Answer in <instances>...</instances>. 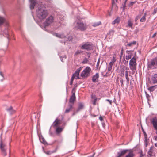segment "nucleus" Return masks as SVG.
I'll list each match as a JSON object with an SVG mask.
<instances>
[{
  "label": "nucleus",
  "instance_id": "obj_16",
  "mask_svg": "<svg viewBox=\"0 0 157 157\" xmlns=\"http://www.w3.org/2000/svg\"><path fill=\"white\" fill-rule=\"evenodd\" d=\"M68 107L67 108L64 112V113H67L71 111L73 108V105L72 104H68Z\"/></svg>",
  "mask_w": 157,
  "mask_h": 157
},
{
  "label": "nucleus",
  "instance_id": "obj_14",
  "mask_svg": "<svg viewBox=\"0 0 157 157\" xmlns=\"http://www.w3.org/2000/svg\"><path fill=\"white\" fill-rule=\"evenodd\" d=\"M83 105L82 103H80L78 104V107L76 111H74L72 114V116L74 115L76 113L78 112L80 110L83 109Z\"/></svg>",
  "mask_w": 157,
  "mask_h": 157
},
{
  "label": "nucleus",
  "instance_id": "obj_60",
  "mask_svg": "<svg viewBox=\"0 0 157 157\" xmlns=\"http://www.w3.org/2000/svg\"><path fill=\"white\" fill-rule=\"evenodd\" d=\"M90 53L89 52L87 53V55L88 56V58H89L90 56Z\"/></svg>",
  "mask_w": 157,
  "mask_h": 157
},
{
  "label": "nucleus",
  "instance_id": "obj_25",
  "mask_svg": "<svg viewBox=\"0 0 157 157\" xmlns=\"http://www.w3.org/2000/svg\"><path fill=\"white\" fill-rule=\"evenodd\" d=\"M125 67L124 66H121L120 67V72H121V74H123V75H121V76L123 77L124 76V72L125 71Z\"/></svg>",
  "mask_w": 157,
  "mask_h": 157
},
{
  "label": "nucleus",
  "instance_id": "obj_38",
  "mask_svg": "<svg viewBox=\"0 0 157 157\" xmlns=\"http://www.w3.org/2000/svg\"><path fill=\"white\" fill-rule=\"evenodd\" d=\"M82 52V51L81 50H77L75 53V55H77L78 54H80Z\"/></svg>",
  "mask_w": 157,
  "mask_h": 157
},
{
  "label": "nucleus",
  "instance_id": "obj_39",
  "mask_svg": "<svg viewBox=\"0 0 157 157\" xmlns=\"http://www.w3.org/2000/svg\"><path fill=\"white\" fill-rule=\"evenodd\" d=\"M116 59L114 57H113V59L110 63H111L112 64H113L116 61Z\"/></svg>",
  "mask_w": 157,
  "mask_h": 157
},
{
  "label": "nucleus",
  "instance_id": "obj_10",
  "mask_svg": "<svg viewBox=\"0 0 157 157\" xmlns=\"http://www.w3.org/2000/svg\"><path fill=\"white\" fill-rule=\"evenodd\" d=\"M150 121L152 124L154 128L157 130L156 133L157 135V118L156 117H154ZM153 139L157 141V135L153 137Z\"/></svg>",
  "mask_w": 157,
  "mask_h": 157
},
{
  "label": "nucleus",
  "instance_id": "obj_59",
  "mask_svg": "<svg viewBox=\"0 0 157 157\" xmlns=\"http://www.w3.org/2000/svg\"><path fill=\"white\" fill-rule=\"evenodd\" d=\"M0 75L2 77H4L3 74L2 72L1 71H0Z\"/></svg>",
  "mask_w": 157,
  "mask_h": 157
},
{
  "label": "nucleus",
  "instance_id": "obj_1",
  "mask_svg": "<svg viewBox=\"0 0 157 157\" xmlns=\"http://www.w3.org/2000/svg\"><path fill=\"white\" fill-rule=\"evenodd\" d=\"M128 151L129 152V153L125 157H134V154L132 150L124 149L121 150L120 151L118 152L116 157H121L124 155Z\"/></svg>",
  "mask_w": 157,
  "mask_h": 157
},
{
  "label": "nucleus",
  "instance_id": "obj_41",
  "mask_svg": "<svg viewBox=\"0 0 157 157\" xmlns=\"http://www.w3.org/2000/svg\"><path fill=\"white\" fill-rule=\"evenodd\" d=\"M118 0H112V4L113 6H116V3L117 2Z\"/></svg>",
  "mask_w": 157,
  "mask_h": 157
},
{
  "label": "nucleus",
  "instance_id": "obj_32",
  "mask_svg": "<svg viewBox=\"0 0 157 157\" xmlns=\"http://www.w3.org/2000/svg\"><path fill=\"white\" fill-rule=\"evenodd\" d=\"M5 21V19L4 18L0 16V26L2 25Z\"/></svg>",
  "mask_w": 157,
  "mask_h": 157
},
{
  "label": "nucleus",
  "instance_id": "obj_43",
  "mask_svg": "<svg viewBox=\"0 0 157 157\" xmlns=\"http://www.w3.org/2000/svg\"><path fill=\"white\" fill-rule=\"evenodd\" d=\"M128 0H125V1L124 2L123 5V8L124 10L126 7V3Z\"/></svg>",
  "mask_w": 157,
  "mask_h": 157
},
{
  "label": "nucleus",
  "instance_id": "obj_33",
  "mask_svg": "<svg viewBox=\"0 0 157 157\" xmlns=\"http://www.w3.org/2000/svg\"><path fill=\"white\" fill-rule=\"evenodd\" d=\"M125 76L127 82H129V78L128 77V71H125Z\"/></svg>",
  "mask_w": 157,
  "mask_h": 157
},
{
  "label": "nucleus",
  "instance_id": "obj_9",
  "mask_svg": "<svg viewBox=\"0 0 157 157\" xmlns=\"http://www.w3.org/2000/svg\"><path fill=\"white\" fill-rule=\"evenodd\" d=\"M90 68L89 67H86L81 73V76L84 78H87L90 75Z\"/></svg>",
  "mask_w": 157,
  "mask_h": 157
},
{
  "label": "nucleus",
  "instance_id": "obj_44",
  "mask_svg": "<svg viewBox=\"0 0 157 157\" xmlns=\"http://www.w3.org/2000/svg\"><path fill=\"white\" fill-rule=\"evenodd\" d=\"M100 62V59L99 58L97 61V63L96 64V68L97 69H98L99 65V63Z\"/></svg>",
  "mask_w": 157,
  "mask_h": 157
},
{
  "label": "nucleus",
  "instance_id": "obj_11",
  "mask_svg": "<svg viewBox=\"0 0 157 157\" xmlns=\"http://www.w3.org/2000/svg\"><path fill=\"white\" fill-rule=\"evenodd\" d=\"M61 120L57 118L53 123L51 127L55 129L56 128L59 127V126L61 124Z\"/></svg>",
  "mask_w": 157,
  "mask_h": 157
},
{
  "label": "nucleus",
  "instance_id": "obj_55",
  "mask_svg": "<svg viewBox=\"0 0 157 157\" xmlns=\"http://www.w3.org/2000/svg\"><path fill=\"white\" fill-rule=\"evenodd\" d=\"M99 119L101 121H102L103 120V118L101 116H100L99 118Z\"/></svg>",
  "mask_w": 157,
  "mask_h": 157
},
{
  "label": "nucleus",
  "instance_id": "obj_28",
  "mask_svg": "<svg viewBox=\"0 0 157 157\" xmlns=\"http://www.w3.org/2000/svg\"><path fill=\"white\" fill-rule=\"evenodd\" d=\"M55 35L56 36L61 38H63L66 37L63 34H60L58 33L55 34Z\"/></svg>",
  "mask_w": 157,
  "mask_h": 157
},
{
  "label": "nucleus",
  "instance_id": "obj_17",
  "mask_svg": "<svg viewBox=\"0 0 157 157\" xmlns=\"http://www.w3.org/2000/svg\"><path fill=\"white\" fill-rule=\"evenodd\" d=\"M30 2V8L31 10L33 9L36 4L38 3L36 0H29Z\"/></svg>",
  "mask_w": 157,
  "mask_h": 157
},
{
  "label": "nucleus",
  "instance_id": "obj_37",
  "mask_svg": "<svg viewBox=\"0 0 157 157\" xmlns=\"http://www.w3.org/2000/svg\"><path fill=\"white\" fill-rule=\"evenodd\" d=\"M133 52V51H131V50L128 51V50H127L126 51V53L128 54V55H132V52Z\"/></svg>",
  "mask_w": 157,
  "mask_h": 157
},
{
  "label": "nucleus",
  "instance_id": "obj_22",
  "mask_svg": "<svg viewBox=\"0 0 157 157\" xmlns=\"http://www.w3.org/2000/svg\"><path fill=\"white\" fill-rule=\"evenodd\" d=\"M156 89H157V85L151 86L148 88L147 89L150 92H153Z\"/></svg>",
  "mask_w": 157,
  "mask_h": 157
},
{
  "label": "nucleus",
  "instance_id": "obj_8",
  "mask_svg": "<svg viewBox=\"0 0 157 157\" xmlns=\"http://www.w3.org/2000/svg\"><path fill=\"white\" fill-rule=\"evenodd\" d=\"M75 28L78 30L83 31L86 29L87 27L86 25L83 22L79 21L77 22L76 25L75 26Z\"/></svg>",
  "mask_w": 157,
  "mask_h": 157
},
{
  "label": "nucleus",
  "instance_id": "obj_49",
  "mask_svg": "<svg viewBox=\"0 0 157 157\" xmlns=\"http://www.w3.org/2000/svg\"><path fill=\"white\" fill-rule=\"evenodd\" d=\"M88 61V60L86 58H85L84 60L82 62V63L84 64V63H87V62Z\"/></svg>",
  "mask_w": 157,
  "mask_h": 157
},
{
  "label": "nucleus",
  "instance_id": "obj_20",
  "mask_svg": "<svg viewBox=\"0 0 157 157\" xmlns=\"http://www.w3.org/2000/svg\"><path fill=\"white\" fill-rule=\"evenodd\" d=\"M133 25V23L131 19H129L128 20L127 22V25L126 26L127 27H129L130 28H132V26Z\"/></svg>",
  "mask_w": 157,
  "mask_h": 157
},
{
  "label": "nucleus",
  "instance_id": "obj_45",
  "mask_svg": "<svg viewBox=\"0 0 157 157\" xmlns=\"http://www.w3.org/2000/svg\"><path fill=\"white\" fill-rule=\"evenodd\" d=\"M132 56V55H128V56H126V59L127 60H128L131 58Z\"/></svg>",
  "mask_w": 157,
  "mask_h": 157
},
{
  "label": "nucleus",
  "instance_id": "obj_56",
  "mask_svg": "<svg viewBox=\"0 0 157 157\" xmlns=\"http://www.w3.org/2000/svg\"><path fill=\"white\" fill-rule=\"evenodd\" d=\"M153 147H154L153 146H151V147H150L149 150L153 151Z\"/></svg>",
  "mask_w": 157,
  "mask_h": 157
},
{
  "label": "nucleus",
  "instance_id": "obj_6",
  "mask_svg": "<svg viewBox=\"0 0 157 157\" xmlns=\"http://www.w3.org/2000/svg\"><path fill=\"white\" fill-rule=\"evenodd\" d=\"M2 134H1L0 136V149L2 155L4 156H6V149L5 148L6 144L4 141L2 140Z\"/></svg>",
  "mask_w": 157,
  "mask_h": 157
},
{
  "label": "nucleus",
  "instance_id": "obj_57",
  "mask_svg": "<svg viewBox=\"0 0 157 157\" xmlns=\"http://www.w3.org/2000/svg\"><path fill=\"white\" fill-rule=\"evenodd\" d=\"M143 133H144V138H145V136L146 135L147 136V135L146 133V132L144 131H143Z\"/></svg>",
  "mask_w": 157,
  "mask_h": 157
},
{
  "label": "nucleus",
  "instance_id": "obj_26",
  "mask_svg": "<svg viewBox=\"0 0 157 157\" xmlns=\"http://www.w3.org/2000/svg\"><path fill=\"white\" fill-rule=\"evenodd\" d=\"M136 41H133L131 42L128 43L126 45V47H132L133 45H135L136 44Z\"/></svg>",
  "mask_w": 157,
  "mask_h": 157
},
{
  "label": "nucleus",
  "instance_id": "obj_40",
  "mask_svg": "<svg viewBox=\"0 0 157 157\" xmlns=\"http://www.w3.org/2000/svg\"><path fill=\"white\" fill-rule=\"evenodd\" d=\"M145 93L146 94L147 98V100L149 101V100L150 96L147 93L146 91L145 92Z\"/></svg>",
  "mask_w": 157,
  "mask_h": 157
},
{
  "label": "nucleus",
  "instance_id": "obj_34",
  "mask_svg": "<svg viewBox=\"0 0 157 157\" xmlns=\"http://www.w3.org/2000/svg\"><path fill=\"white\" fill-rule=\"evenodd\" d=\"M153 151L148 150L147 152V157H152Z\"/></svg>",
  "mask_w": 157,
  "mask_h": 157
},
{
  "label": "nucleus",
  "instance_id": "obj_5",
  "mask_svg": "<svg viewBox=\"0 0 157 157\" xmlns=\"http://www.w3.org/2000/svg\"><path fill=\"white\" fill-rule=\"evenodd\" d=\"M136 52H135L134 56L129 61V67L132 71H135L136 69V62L135 56H136Z\"/></svg>",
  "mask_w": 157,
  "mask_h": 157
},
{
  "label": "nucleus",
  "instance_id": "obj_62",
  "mask_svg": "<svg viewBox=\"0 0 157 157\" xmlns=\"http://www.w3.org/2000/svg\"><path fill=\"white\" fill-rule=\"evenodd\" d=\"M102 126L103 127H105V124L104 123H102Z\"/></svg>",
  "mask_w": 157,
  "mask_h": 157
},
{
  "label": "nucleus",
  "instance_id": "obj_50",
  "mask_svg": "<svg viewBox=\"0 0 157 157\" xmlns=\"http://www.w3.org/2000/svg\"><path fill=\"white\" fill-rule=\"evenodd\" d=\"M136 2H131L130 4L128 5V6L131 7Z\"/></svg>",
  "mask_w": 157,
  "mask_h": 157
},
{
  "label": "nucleus",
  "instance_id": "obj_19",
  "mask_svg": "<svg viewBox=\"0 0 157 157\" xmlns=\"http://www.w3.org/2000/svg\"><path fill=\"white\" fill-rule=\"evenodd\" d=\"M99 77V74L98 73H96L95 75H93L92 77V80L93 82H94L96 81Z\"/></svg>",
  "mask_w": 157,
  "mask_h": 157
},
{
  "label": "nucleus",
  "instance_id": "obj_15",
  "mask_svg": "<svg viewBox=\"0 0 157 157\" xmlns=\"http://www.w3.org/2000/svg\"><path fill=\"white\" fill-rule=\"evenodd\" d=\"M151 81L153 84H157V73L151 75Z\"/></svg>",
  "mask_w": 157,
  "mask_h": 157
},
{
  "label": "nucleus",
  "instance_id": "obj_42",
  "mask_svg": "<svg viewBox=\"0 0 157 157\" xmlns=\"http://www.w3.org/2000/svg\"><path fill=\"white\" fill-rule=\"evenodd\" d=\"M120 83H121V86L122 87H123L124 86V84H123V82H124V81H123V78H120Z\"/></svg>",
  "mask_w": 157,
  "mask_h": 157
},
{
  "label": "nucleus",
  "instance_id": "obj_29",
  "mask_svg": "<svg viewBox=\"0 0 157 157\" xmlns=\"http://www.w3.org/2000/svg\"><path fill=\"white\" fill-rule=\"evenodd\" d=\"M40 140L41 142L44 144L45 145L47 144L45 139L43 137H42L41 138H40Z\"/></svg>",
  "mask_w": 157,
  "mask_h": 157
},
{
  "label": "nucleus",
  "instance_id": "obj_51",
  "mask_svg": "<svg viewBox=\"0 0 157 157\" xmlns=\"http://www.w3.org/2000/svg\"><path fill=\"white\" fill-rule=\"evenodd\" d=\"M140 16L139 15H138L136 17L135 19V21L136 22L140 18Z\"/></svg>",
  "mask_w": 157,
  "mask_h": 157
},
{
  "label": "nucleus",
  "instance_id": "obj_31",
  "mask_svg": "<svg viewBox=\"0 0 157 157\" xmlns=\"http://www.w3.org/2000/svg\"><path fill=\"white\" fill-rule=\"evenodd\" d=\"M148 139H147V137L145 136V138H144V143L145 147H147L148 145Z\"/></svg>",
  "mask_w": 157,
  "mask_h": 157
},
{
  "label": "nucleus",
  "instance_id": "obj_48",
  "mask_svg": "<svg viewBox=\"0 0 157 157\" xmlns=\"http://www.w3.org/2000/svg\"><path fill=\"white\" fill-rule=\"evenodd\" d=\"M157 12V8H155L153 12L152 13V14L153 15L155 14Z\"/></svg>",
  "mask_w": 157,
  "mask_h": 157
},
{
  "label": "nucleus",
  "instance_id": "obj_63",
  "mask_svg": "<svg viewBox=\"0 0 157 157\" xmlns=\"http://www.w3.org/2000/svg\"><path fill=\"white\" fill-rule=\"evenodd\" d=\"M154 146L155 147H157V143H156L154 144Z\"/></svg>",
  "mask_w": 157,
  "mask_h": 157
},
{
  "label": "nucleus",
  "instance_id": "obj_27",
  "mask_svg": "<svg viewBox=\"0 0 157 157\" xmlns=\"http://www.w3.org/2000/svg\"><path fill=\"white\" fill-rule=\"evenodd\" d=\"M147 15V14L146 13H145L143 17H141V18L140 19V21L141 22H144L146 21V17Z\"/></svg>",
  "mask_w": 157,
  "mask_h": 157
},
{
  "label": "nucleus",
  "instance_id": "obj_52",
  "mask_svg": "<svg viewBox=\"0 0 157 157\" xmlns=\"http://www.w3.org/2000/svg\"><path fill=\"white\" fill-rule=\"evenodd\" d=\"M91 98L92 99L94 100V99H97V98H96V96L95 95H94L93 94L91 95Z\"/></svg>",
  "mask_w": 157,
  "mask_h": 157
},
{
  "label": "nucleus",
  "instance_id": "obj_18",
  "mask_svg": "<svg viewBox=\"0 0 157 157\" xmlns=\"http://www.w3.org/2000/svg\"><path fill=\"white\" fill-rule=\"evenodd\" d=\"M55 131L57 134H60L63 131V128L61 127H58L55 128Z\"/></svg>",
  "mask_w": 157,
  "mask_h": 157
},
{
  "label": "nucleus",
  "instance_id": "obj_30",
  "mask_svg": "<svg viewBox=\"0 0 157 157\" xmlns=\"http://www.w3.org/2000/svg\"><path fill=\"white\" fill-rule=\"evenodd\" d=\"M101 21H99L97 22H95L94 23L92 26L94 27H96L101 25Z\"/></svg>",
  "mask_w": 157,
  "mask_h": 157
},
{
  "label": "nucleus",
  "instance_id": "obj_64",
  "mask_svg": "<svg viewBox=\"0 0 157 157\" xmlns=\"http://www.w3.org/2000/svg\"><path fill=\"white\" fill-rule=\"evenodd\" d=\"M139 153L140 154V155L141 154H143V151H142L141 150V151H140Z\"/></svg>",
  "mask_w": 157,
  "mask_h": 157
},
{
  "label": "nucleus",
  "instance_id": "obj_36",
  "mask_svg": "<svg viewBox=\"0 0 157 157\" xmlns=\"http://www.w3.org/2000/svg\"><path fill=\"white\" fill-rule=\"evenodd\" d=\"M3 34L8 38H9V36L7 30H5V32L3 33Z\"/></svg>",
  "mask_w": 157,
  "mask_h": 157
},
{
  "label": "nucleus",
  "instance_id": "obj_2",
  "mask_svg": "<svg viewBox=\"0 0 157 157\" xmlns=\"http://www.w3.org/2000/svg\"><path fill=\"white\" fill-rule=\"evenodd\" d=\"M48 13L47 10L42 9L41 8L38 7L37 11V16L38 18L43 20L45 19L48 15Z\"/></svg>",
  "mask_w": 157,
  "mask_h": 157
},
{
  "label": "nucleus",
  "instance_id": "obj_46",
  "mask_svg": "<svg viewBox=\"0 0 157 157\" xmlns=\"http://www.w3.org/2000/svg\"><path fill=\"white\" fill-rule=\"evenodd\" d=\"M157 35V32H155L152 35V36L151 37V38H154Z\"/></svg>",
  "mask_w": 157,
  "mask_h": 157
},
{
  "label": "nucleus",
  "instance_id": "obj_24",
  "mask_svg": "<svg viewBox=\"0 0 157 157\" xmlns=\"http://www.w3.org/2000/svg\"><path fill=\"white\" fill-rule=\"evenodd\" d=\"M120 21V18L119 17H117L112 22V24L113 25H115L116 24H118Z\"/></svg>",
  "mask_w": 157,
  "mask_h": 157
},
{
  "label": "nucleus",
  "instance_id": "obj_4",
  "mask_svg": "<svg viewBox=\"0 0 157 157\" xmlns=\"http://www.w3.org/2000/svg\"><path fill=\"white\" fill-rule=\"evenodd\" d=\"M147 67L150 69L157 68V56L152 59L148 62Z\"/></svg>",
  "mask_w": 157,
  "mask_h": 157
},
{
  "label": "nucleus",
  "instance_id": "obj_7",
  "mask_svg": "<svg viewBox=\"0 0 157 157\" xmlns=\"http://www.w3.org/2000/svg\"><path fill=\"white\" fill-rule=\"evenodd\" d=\"M54 17L52 15H50L48 17L43 23L45 27L48 26L54 22Z\"/></svg>",
  "mask_w": 157,
  "mask_h": 157
},
{
  "label": "nucleus",
  "instance_id": "obj_58",
  "mask_svg": "<svg viewBox=\"0 0 157 157\" xmlns=\"http://www.w3.org/2000/svg\"><path fill=\"white\" fill-rule=\"evenodd\" d=\"M106 101L109 102L110 104H111V103L112 102V101L111 100H110L109 99H106Z\"/></svg>",
  "mask_w": 157,
  "mask_h": 157
},
{
  "label": "nucleus",
  "instance_id": "obj_54",
  "mask_svg": "<svg viewBox=\"0 0 157 157\" xmlns=\"http://www.w3.org/2000/svg\"><path fill=\"white\" fill-rule=\"evenodd\" d=\"M49 134H50V136H54L53 133L52 132H51L50 131L49 132Z\"/></svg>",
  "mask_w": 157,
  "mask_h": 157
},
{
  "label": "nucleus",
  "instance_id": "obj_53",
  "mask_svg": "<svg viewBox=\"0 0 157 157\" xmlns=\"http://www.w3.org/2000/svg\"><path fill=\"white\" fill-rule=\"evenodd\" d=\"M97 99H94L93 101V104L94 105H96Z\"/></svg>",
  "mask_w": 157,
  "mask_h": 157
},
{
  "label": "nucleus",
  "instance_id": "obj_61",
  "mask_svg": "<svg viewBox=\"0 0 157 157\" xmlns=\"http://www.w3.org/2000/svg\"><path fill=\"white\" fill-rule=\"evenodd\" d=\"M123 48H122L121 51V55L123 54Z\"/></svg>",
  "mask_w": 157,
  "mask_h": 157
},
{
  "label": "nucleus",
  "instance_id": "obj_13",
  "mask_svg": "<svg viewBox=\"0 0 157 157\" xmlns=\"http://www.w3.org/2000/svg\"><path fill=\"white\" fill-rule=\"evenodd\" d=\"M72 94L70 97L69 100V104H71L73 105L74 102L76 100V97L75 96V92H73V91H72Z\"/></svg>",
  "mask_w": 157,
  "mask_h": 157
},
{
  "label": "nucleus",
  "instance_id": "obj_12",
  "mask_svg": "<svg viewBox=\"0 0 157 157\" xmlns=\"http://www.w3.org/2000/svg\"><path fill=\"white\" fill-rule=\"evenodd\" d=\"M82 67H81L79 68H78L75 71V73H74L72 76V77H74V78H75L76 79H78L79 78V73L80 71L82 70Z\"/></svg>",
  "mask_w": 157,
  "mask_h": 157
},
{
  "label": "nucleus",
  "instance_id": "obj_35",
  "mask_svg": "<svg viewBox=\"0 0 157 157\" xmlns=\"http://www.w3.org/2000/svg\"><path fill=\"white\" fill-rule=\"evenodd\" d=\"M113 65V64H112L111 63H109L108 67V71H110L111 70Z\"/></svg>",
  "mask_w": 157,
  "mask_h": 157
},
{
  "label": "nucleus",
  "instance_id": "obj_23",
  "mask_svg": "<svg viewBox=\"0 0 157 157\" xmlns=\"http://www.w3.org/2000/svg\"><path fill=\"white\" fill-rule=\"evenodd\" d=\"M57 148H56L55 150L52 151H45L44 152L46 154L50 155L53 153L56 152L57 151Z\"/></svg>",
  "mask_w": 157,
  "mask_h": 157
},
{
  "label": "nucleus",
  "instance_id": "obj_21",
  "mask_svg": "<svg viewBox=\"0 0 157 157\" xmlns=\"http://www.w3.org/2000/svg\"><path fill=\"white\" fill-rule=\"evenodd\" d=\"M6 110L10 114H13L15 112V111L13 109L12 106L6 109Z\"/></svg>",
  "mask_w": 157,
  "mask_h": 157
},
{
  "label": "nucleus",
  "instance_id": "obj_3",
  "mask_svg": "<svg viewBox=\"0 0 157 157\" xmlns=\"http://www.w3.org/2000/svg\"><path fill=\"white\" fill-rule=\"evenodd\" d=\"M80 47L82 49L86 50L87 51H89L93 50V44L91 42H87L83 43L82 45L80 46Z\"/></svg>",
  "mask_w": 157,
  "mask_h": 157
},
{
  "label": "nucleus",
  "instance_id": "obj_47",
  "mask_svg": "<svg viewBox=\"0 0 157 157\" xmlns=\"http://www.w3.org/2000/svg\"><path fill=\"white\" fill-rule=\"evenodd\" d=\"M74 79V77H71L70 83V85H72Z\"/></svg>",
  "mask_w": 157,
  "mask_h": 157
}]
</instances>
